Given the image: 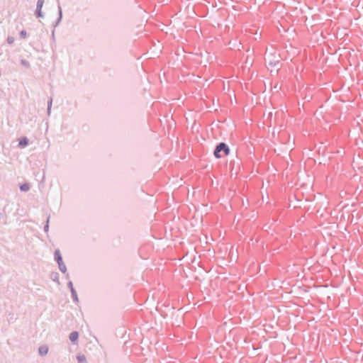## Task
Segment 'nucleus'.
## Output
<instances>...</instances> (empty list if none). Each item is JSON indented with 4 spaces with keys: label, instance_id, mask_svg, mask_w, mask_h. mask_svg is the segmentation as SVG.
<instances>
[{
    "label": "nucleus",
    "instance_id": "nucleus-1",
    "mask_svg": "<svg viewBox=\"0 0 363 363\" xmlns=\"http://www.w3.org/2000/svg\"><path fill=\"white\" fill-rule=\"evenodd\" d=\"M224 152V155L227 156L230 152L229 147L223 143H220L214 151V155L216 158H220L223 155H220L221 152Z\"/></svg>",
    "mask_w": 363,
    "mask_h": 363
},
{
    "label": "nucleus",
    "instance_id": "nucleus-2",
    "mask_svg": "<svg viewBox=\"0 0 363 363\" xmlns=\"http://www.w3.org/2000/svg\"><path fill=\"white\" fill-rule=\"evenodd\" d=\"M55 259H56L57 262H58L59 265L60 266L62 264V257H61V255H60V252L59 250L55 251Z\"/></svg>",
    "mask_w": 363,
    "mask_h": 363
},
{
    "label": "nucleus",
    "instance_id": "nucleus-3",
    "mask_svg": "<svg viewBox=\"0 0 363 363\" xmlns=\"http://www.w3.org/2000/svg\"><path fill=\"white\" fill-rule=\"evenodd\" d=\"M79 334L77 332H72L69 335V339L72 342H75L78 339Z\"/></svg>",
    "mask_w": 363,
    "mask_h": 363
},
{
    "label": "nucleus",
    "instance_id": "nucleus-4",
    "mask_svg": "<svg viewBox=\"0 0 363 363\" xmlns=\"http://www.w3.org/2000/svg\"><path fill=\"white\" fill-rule=\"evenodd\" d=\"M28 144V140L26 138H23L19 140V145L26 147Z\"/></svg>",
    "mask_w": 363,
    "mask_h": 363
},
{
    "label": "nucleus",
    "instance_id": "nucleus-5",
    "mask_svg": "<svg viewBox=\"0 0 363 363\" xmlns=\"http://www.w3.org/2000/svg\"><path fill=\"white\" fill-rule=\"evenodd\" d=\"M44 0H38L37 3V10L39 13V16H40V10L43 6Z\"/></svg>",
    "mask_w": 363,
    "mask_h": 363
},
{
    "label": "nucleus",
    "instance_id": "nucleus-6",
    "mask_svg": "<svg viewBox=\"0 0 363 363\" xmlns=\"http://www.w3.org/2000/svg\"><path fill=\"white\" fill-rule=\"evenodd\" d=\"M48 348L46 346H43L39 348V353L41 355H45L48 353Z\"/></svg>",
    "mask_w": 363,
    "mask_h": 363
},
{
    "label": "nucleus",
    "instance_id": "nucleus-7",
    "mask_svg": "<svg viewBox=\"0 0 363 363\" xmlns=\"http://www.w3.org/2000/svg\"><path fill=\"white\" fill-rule=\"evenodd\" d=\"M20 189L23 191H27L29 190L30 187H29V185L28 184H24L21 186Z\"/></svg>",
    "mask_w": 363,
    "mask_h": 363
},
{
    "label": "nucleus",
    "instance_id": "nucleus-8",
    "mask_svg": "<svg viewBox=\"0 0 363 363\" xmlns=\"http://www.w3.org/2000/svg\"><path fill=\"white\" fill-rule=\"evenodd\" d=\"M77 359L79 361V363H82L83 362H85L86 361V357L84 355H79L77 357Z\"/></svg>",
    "mask_w": 363,
    "mask_h": 363
},
{
    "label": "nucleus",
    "instance_id": "nucleus-9",
    "mask_svg": "<svg viewBox=\"0 0 363 363\" xmlns=\"http://www.w3.org/2000/svg\"><path fill=\"white\" fill-rule=\"evenodd\" d=\"M7 41L9 44H12L14 42V38L13 37H8Z\"/></svg>",
    "mask_w": 363,
    "mask_h": 363
},
{
    "label": "nucleus",
    "instance_id": "nucleus-10",
    "mask_svg": "<svg viewBox=\"0 0 363 363\" xmlns=\"http://www.w3.org/2000/svg\"><path fill=\"white\" fill-rule=\"evenodd\" d=\"M21 35H26V33H24L23 31H22V32H21Z\"/></svg>",
    "mask_w": 363,
    "mask_h": 363
}]
</instances>
